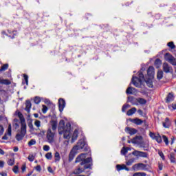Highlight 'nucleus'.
<instances>
[{
  "mask_svg": "<svg viewBox=\"0 0 176 176\" xmlns=\"http://www.w3.org/2000/svg\"><path fill=\"white\" fill-rule=\"evenodd\" d=\"M93 160L91 157H87V153H84L78 155L75 161V163H80V166H78L72 172V174L78 175L82 174L85 170L87 168H91L93 164L91 163Z\"/></svg>",
  "mask_w": 176,
  "mask_h": 176,
  "instance_id": "1",
  "label": "nucleus"
},
{
  "mask_svg": "<svg viewBox=\"0 0 176 176\" xmlns=\"http://www.w3.org/2000/svg\"><path fill=\"white\" fill-rule=\"evenodd\" d=\"M135 156L136 157H148V153L144 151H140L135 150L131 153L125 155V160H126V166H132L133 163L135 162Z\"/></svg>",
  "mask_w": 176,
  "mask_h": 176,
  "instance_id": "2",
  "label": "nucleus"
},
{
  "mask_svg": "<svg viewBox=\"0 0 176 176\" xmlns=\"http://www.w3.org/2000/svg\"><path fill=\"white\" fill-rule=\"evenodd\" d=\"M58 134L63 135L65 140H69L71 138V124L67 123L65 126L64 120H61L58 126Z\"/></svg>",
  "mask_w": 176,
  "mask_h": 176,
  "instance_id": "3",
  "label": "nucleus"
},
{
  "mask_svg": "<svg viewBox=\"0 0 176 176\" xmlns=\"http://www.w3.org/2000/svg\"><path fill=\"white\" fill-rule=\"evenodd\" d=\"M76 151L82 150L84 152H87L90 150V148L87 145L86 142V138H83L82 139H80L77 143V145L74 146Z\"/></svg>",
  "mask_w": 176,
  "mask_h": 176,
  "instance_id": "4",
  "label": "nucleus"
},
{
  "mask_svg": "<svg viewBox=\"0 0 176 176\" xmlns=\"http://www.w3.org/2000/svg\"><path fill=\"white\" fill-rule=\"evenodd\" d=\"M139 78L133 76L131 82L135 86V87H141V85L142 82L145 81V77L144 76V74L142 72H139L138 74Z\"/></svg>",
  "mask_w": 176,
  "mask_h": 176,
  "instance_id": "5",
  "label": "nucleus"
},
{
  "mask_svg": "<svg viewBox=\"0 0 176 176\" xmlns=\"http://www.w3.org/2000/svg\"><path fill=\"white\" fill-rule=\"evenodd\" d=\"M27 134V126H21V131L16 135V141H21Z\"/></svg>",
  "mask_w": 176,
  "mask_h": 176,
  "instance_id": "6",
  "label": "nucleus"
},
{
  "mask_svg": "<svg viewBox=\"0 0 176 176\" xmlns=\"http://www.w3.org/2000/svg\"><path fill=\"white\" fill-rule=\"evenodd\" d=\"M56 135V132L52 131L51 129H48L46 133V139L49 144H53L54 142V137Z\"/></svg>",
  "mask_w": 176,
  "mask_h": 176,
  "instance_id": "7",
  "label": "nucleus"
},
{
  "mask_svg": "<svg viewBox=\"0 0 176 176\" xmlns=\"http://www.w3.org/2000/svg\"><path fill=\"white\" fill-rule=\"evenodd\" d=\"M148 165L143 163L135 164L132 166L134 171H139V170H144L146 171L148 170Z\"/></svg>",
  "mask_w": 176,
  "mask_h": 176,
  "instance_id": "8",
  "label": "nucleus"
},
{
  "mask_svg": "<svg viewBox=\"0 0 176 176\" xmlns=\"http://www.w3.org/2000/svg\"><path fill=\"white\" fill-rule=\"evenodd\" d=\"M164 58L166 61H168L171 65L176 66V58L171 55L170 53H166L164 55Z\"/></svg>",
  "mask_w": 176,
  "mask_h": 176,
  "instance_id": "9",
  "label": "nucleus"
},
{
  "mask_svg": "<svg viewBox=\"0 0 176 176\" xmlns=\"http://www.w3.org/2000/svg\"><path fill=\"white\" fill-rule=\"evenodd\" d=\"M129 122H131V123H134V124H137V126H141L142 123L144 124L145 126H146V120H142L140 118H134V119H129Z\"/></svg>",
  "mask_w": 176,
  "mask_h": 176,
  "instance_id": "10",
  "label": "nucleus"
},
{
  "mask_svg": "<svg viewBox=\"0 0 176 176\" xmlns=\"http://www.w3.org/2000/svg\"><path fill=\"white\" fill-rule=\"evenodd\" d=\"M9 137H12V125H9L8 128V133H6L2 137V140H9Z\"/></svg>",
  "mask_w": 176,
  "mask_h": 176,
  "instance_id": "11",
  "label": "nucleus"
},
{
  "mask_svg": "<svg viewBox=\"0 0 176 176\" xmlns=\"http://www.w3.org/2000/svg\"><path fill=\"white\" fill-rule=\"evenodd\" d=\"M58 108L60 112H63L64 111V108H65V100L63 98H60L58 100Z\"/></svg>",
  "mask_w": 176,
  "mask_h": 176,
  "instance_id": "12",
  "label": "nucleus"
},
{
  "mask_svg": "<svg viewBox=\"0 0 176 176\" xmlns=\"http://www.w3.org/2000/svg\"><path fill=\"white\" fill-rule=\"evenodd\" d=\"M147 75L148 78H153L155 76V67L153 66H150L147 69Z\"/></svg>",
  "mask_w": 176,
  "mask_h": 176,
  "instance_id": "13",
  "label": "nucleus"
},
{
  "mask_svg": "<svg viewBox=\"0 0 176 176\" xmlns=\"http://www.w3.org/2000/svg\"><path fill=\"white\" fill-rule=\"evenodd\" d=\"M125 131L130 135H134V134H137L138 131L134 128L126 127Z\"/></svg>",
  "mask_w": 176,
  "mask_h": 176,
  "instance_id": "14",
  "label": "nucleus"
},
{
  "mask_svg": "<svg viewBox=\"0 0 176 176\" xmlns=\"http://www.w3.org/2000/svg\"><path fill=\"white\" fill-rule=\"evenodd\" d=\"M17 116L18 118H19V120L21 122V126H27V124L25 123V118H24V116H23V113L19 111L17 113Z\"/></svg>",
  "mask_w": 176,
  "mask_h": 176,
  "instance_id": "15",
  "label": "nucleus"
},
{
  "mask_svg": "<svg viewBox=\"0 0 176 176\" xmlns=\"http://www.w3.org/2000/svg\"><path fill=\"white\" fill-rule=\"evenodd\" d=\"M78 153V151L73 148L69 155V162H72L75 158V155Z\"/></svg>",
  "mask_w": 176,
  "mask_h": 176,
  "instance_id": "16",
  "label": "nucleus"
},
{
  "mask_svg": "<svg viewBox=\"0 0 176 176\" xmlns=\"http://www.w3.org/2000/svg\"><path fill=\"white\" fill-rule=\"evenodd\" d=\"M127 102H131L132 105H138V98L129 96Z\"/></svg>",
  "mask_w": 176,
  "mask_h": 176,
  "instance_id": "17",
  "label": "nucleus"
},
{
  "mask_svg": "<svg viewBox=\"0 0 176 176\" xmlns=\"http://www.w3.org/2000/svg\"><path fill=\"white\" fill-rule=\"evenodd\" d=\"M116 168L118 171H120L122 170H125L126 171H130V168H129L127 166H126L125 164H122V165L118 164L116 166Z\"/></svg>",
  "mask_w": 176,
  "mask_h": 176,
  "instance_id": "18",
  "label": "nucleus"
},
{
  "mask_svg": "<svg viewBox=\"0 0 176 176\" xmlns=\"http://www.w3.org/2000/svg\"><path fill=\"white\" fill-rule=\"evenodd\" d=\"M162 126L164 129H170V126H171V121H170L168 118H165V122L162 123Z\"/></svg>",
  "mask_w": 176,
  "mask_h": 176,
  "instance_id": "19",
  "label": "nucleus"
},
{
  "mask_svg": "<svg viewBox=\"0 0 176 176\" xmlns=\"http://www.w3.org/2000/svg\"><path fill=\"white\" fill-rule=\"evenodd\" d=\"M126 94H137V89L129 87L126 91Z\"/></svg>",
  "mask_w": 176,
  "mask_h": 176,
  "instance_id": "20",
  "label": "nucleus"
},
{
  "mask_svg": "<svg viewBox=\"0 0 176 176\" xmlns=\"http://www.w3.org/2000/svg\"><path fill=\"white\" fill-rule=\"evenodd\" d=\"M31 107H32L31 101L26 100L25 111H26L28 113H30V112H31Z\"/></svg>",
  "mask_w": 176,
  "mask_h": 176,
  "instance_id": "21",
  "label": "nucleus"
},
{
  "mask_svg": "<svg viewBox=\"0 0 176 176\" xmlns=\"http://www.w3.org/2000/svg\"><path fill=\"white\" fill-rule=\"evenodd\" d=\"M12 82L9 79H3L0 77V85H5L6 86H9L11 85Z\"/></svg>",
  "mask_w": 176,
  "mask_h": 176,
  "instance_id": "22",
  "label": "nucleus"
},
{
  "mask_svg": "<svg viewBox=\"0 0 176 176\" xmlns=\"http://www.w3.org/2000/svg\"><path fill=\"white\" fill-rule=\"evenodd\" d=\"M78 134H79V131H78V129H75V131L72 136V142H75V141H76V140H78Z\"/></svg>",
  "mask_w": 176,
  "mask_h": 176,
  "instance_id": "23",
  "label": "nucleus"
},
{
  "mask_svg": "<svg viewBox=\"0 0 176 176\" xmlns=\"http://www.w3.org/2000/svg\"><path fill=\"white\" fill-rule=\"evenodd\" d=\"M136 112L137 108L133 107L126 112V115L127 116H131L132 115H134V113H135Z\"/></svg>",
  "mask_w": 176,
  "mask_h": 176,
  "instance_id": "24",
  "label": "nucleus"
},
{
  "mask_svg": "<svg viewBox=\"0 0 176 176\" xmlns=\"http://www.w3.org/2000/svg\"><path fill=\"white\" fill-rule=\"evenodd\" d=\"M171 101H174V94L169 93L166 97V102H171Z\"/></svg>",
  "mask_w": 176,
  "mask_h": 176,
  "instance_id": "25",
  "label": "nucleus"
},
{
  "mask_svg": "<svg viewBox=\"0 0 176 176\" xmlns=\"http://www.w3.org/2000/svg\"><path fill=\"white\" fill-rule=\"evenodd\" d=\"M144 82H146V84L147 85L148 87H150L151 89L153 87V82L152 81V78L148 77V79L145 80Z\"/></svg>",
  "mask_w": 176,
  "mask_h": 176,
  "instance_id": "26",
  "label": "nucleus"
},
{
  "mask_svg": "<svg viewBox=\"0 0 176 176\" xmlns=\"http://www.w3.org/2000/svg\"><path fill=\"white\" fill-rule=\"evenodd\" d=\"M163 70L166 72V74H168V72H170V67L167 63H164L163 64Z\"/></svg>",
  "mask_w": 176,
  "mask_h": 176,
  "instance_id": "27",
  "label": "nucleus"
},
{
  "mask_svg": "<svg viewBox=\"0 0 176 176\" xmlns=\"http://www.w3.org/2000/svg\"><path fill=\"white\" fill-rule=\"evenodd\" d=\"M168 157L170 161V163H175V153H170Z\"/></svg>",
  "mask_w": 176,
  "mask_h": 176,
  "instance_id": "28",
  "label": "nucleus"
},
{
  "mask_svg": "<svg viewBox=\"0 0 176 176\" xmlns=\"http://www.w3.org/2000/svg\"><path fill=\"white\" fill-rule=\"evenodd\" d=\"M140 140H141V137L140 136H136L131 140V142H132V144H139L140 143Z\"/></svg>",
  "mask_w": 176,
  "mask_h": 176,
  "instance_id": "29",
  "label": "nucleus"
},
{
  "mask_svg": "<svg viewBox=\"0 0 176 176\" xmlns=\"http://www.w3.org/2000/svg\"><path fill=\"white\" fill-rule=\"evenodd\" d=\"M154 65L157 68H160V65H162V60L157 58L155 61Z\"/></svg>",
  "mask_w": 176,
  "mask_h": 176,
  "instance_id": "30",
  "label": "nucleus"
},
{
  "mask_svg": "<svg viewBox=\"0 0 176 176\" xmlns=\"http://www.w3.org/2000/svg\"><path fill=\"white\" fill-rule=\"evenodd\" d=\"M54 159H55V163H57L59 162L61 159V157L60 156V153L58 152H56L54 154Z\"/></svg>",
  "mask_w": 176,
  "mask_h": 176,
  "instance_id": "31",
  "label": "nucleus"
},
{
  "mask_svg": "<svg viewBox=\"0 0 176 176\" xmlns=\"http://www.w3.org/2000/svg\"><path fill=\"white\" fill-rule=\"evenodd\" d=\"M155 141L158 143V144H162V142H163V140H162V136L160 135V134L157 133V136L155 137Z\"/></svg>",
  "mask_w": 176,
  "mask_h": 176,
  "instance_id": "32",
  "label": "nucleus"
},
{
  "mask_svg": "<svg viewBox=\"0 0 176 176\" xmlns=\"http://www.w3.org/2000/svg\"><path fill=\"white\" fill-rule=\"evenodd\" d=\"M140 104L141 105H145L146 104V100L142 98H138V104Z\"/></svg>",
  "mask_w": 176,
  "mask_h": 176,
  "instance_id": "33",
  "label": "nucleus"
},
{
  "mask_svg": "<svg viewBox=\"0 0 176 176\" xmlns=\"http://www.w3.org/2000/svg\"><path fill=\"white\" fill-rule=\"evenodd\" d=\"M129 149L130 148H129L123 147L121 149V155H123L124 156H126V155L127 154V152H129Z\"/></svg>",
  "mask_w": 176,
  "mask_h": 176,
  "instance_id": "34",
  "label": "nucleus"
},
{
  "mask_svg": "<svg viewBox=\"0 0 176 176\" xmlns=\"http://www.w3.org/2000/svg\"><path fill=\"white\" fill-rule=\"evenodd\" d=\"M51 124H52V131H56V129H57V122L52 121Z\"/></svg>",
  "mask_w": 176,
  "mask_h": 176,
  "instance_id": "35",
  "label": "nucleus"
},
{
  "mask_svg": "<svg viewBox=\"0 0 176 176\" xmlns=\"http://www.w3.org/2000/svg\"><path fill=\"white\" fill-rule=\"evenodd\" d=\"M9 68L8 64H5L0 68V72H2L3 71H6V69Z\"/></svg>",
  "mask_w": 176,
  "mask_h": 176,
  "instance_id": "36",
  "label": "nucleus"
},
{
  "mask_svg": "<svg viewBox=\"0 0 176 176\" xmlns=\"http://www.w3.org/2000/svg\"><path fill=\"white\" fill-rule=\"evenodd\" d=\"M45 157L46 159H47V160H52V159L53 158V155L52 154V153H47L45 154Z\"/></svg>",
  "mask_w": 176,
  "mask_h": 176,
  "instance_id": "37",
  "label": "nucleus"
},
{
  "mask_svg": "<svg viewBox=\"0 0 176 176\" xmlns=\"http://www.w3.org/2000/svg\"><path fill=\"white\" fill-rule=\"evenodd\" d=\"M157 78L160 80V79H162L163 78V72L162 71H158L157 74Z\"/></svg>",
  "mask_w": 176,
  "mask_h": 176,
  "instance_id": "38",
  "label": "nucleus"
},
{
  "mask_svg": "<svg viewBox=\"0 0 176 176\" xmlns=\"http://www.w3.org/2000/svg\"><path fill=\"white\" fill-rule=\"evenodd\" d=\"M167 46H168V47L170 49H175V45H174V42L173 41L168 43Z\"/></svg>",
  "mask_w": 176,
  "mask_h": 176,
  "instance_id": "39",
  "label": "nucleus"
},
{
  "mask_svg": "<svg viewBox=\"0 0 176 176\" xmlns=\"http://www.w3.org/2000/svg\"><path fill=\"white\" fill-rule=\"evenodd\" d=\"M127 108H130V105L125 104L122 106V112H126L127 111Z\"/></svg>",
  "mask_w": 176,
  "mask_h": 176,
  "instance_id": "40",
  "label": "nucleus"
},
{
  "mask_svg": "<svg viewBox=\"0 0 176 176\" xmlns=\"http://www.w3.org/2000/svg\"><path fill=\"white\" fill-rule=\"evenodd\" d=\"M8 166H13L14 164V158H11L8 161Z\"/></svg>",
  "mask_w": 176,
  "mask_h": 176,
  "instance_id": "41",
  "label": "nucleus"
},
{
  "mask_svg": "<svg viewBox=\"0 0 176 176\" xmlns=\"http://www.w3.org/2000/svg\"><path fill=\"white\" fill-rule=\"evenodd\" d=\"M36 144V140L34 139H32L29 142H28V146H32V145H35Z\"/></svg>",
  "mask_w": 176,
  "mask_h": 176,
  "instance_id": "42",
  "label": "nucleus"
},
{
  "mask_svg": "<svg viewBox=\"0 0 176 176\" xmlns=\"http://www.w3.org/2000/svg\"><path fill=\"white\" fill-rule=\"evenodd\" d=\"M157 136V134H156L153 132H150L149 133V137H151V138H152V140H155Z\"/></svg>",
  "mask_w": 176,
  "mask_h": 176,
  "instance_id": "43",
  "label": "nucleus"
},
{
  "mask_svg": "<svg viewBox=\"0 0 176 176\" xmlns=\"http://www.w3.org/2000/svg\"><path fill=\"white\" fill-rule=\"evenodd\" d=\"M162 138L164 140V142H165L166 145H168V138H167V136L166 135H162Z\"/></svg>",
  "mask_w": 176,
  "mask_h": 176,
  "instance_id": "44",
  "label": "nucleus"
},
{
  "mask_svg": "<svg viewBox=\"0 0 176 176\" xmlns=\"http://www.w3.org/2000/svg\"><path fill=\"white\" fill-rule=\"evenodd\" d=\"M12 171L14 173V174H19V166H14L12 168Z\"/></svg>",
  "mask_w": 176,
  "mask_h": 176,
  "instance_id": "45",
  "label": "nucleus"
},
{
  "mask_svg": "<svg viewBox=\"0 0 176 176\" xmlns=\"http://www.w3.org/2000/svg\"><path fill=\"white\" fill-rule=\"evenodd\" d=\"M34 101L35 104H39L41 102V98L36 96L34 99Z\"/></svg>",
  "mask_w": 176,
  "mask_h": 176,
  "instance_id": "46",
  "label": "nucleus"
},
{
  "mask_svg": "<svg viewBox=\"0 0 176 176\" xmlns=\"http://www.w3.org/2000/svg\"><path fill=\"white\" fill-rule=\"evenodd\" d=\"M43 149L45 152H49V151H50V146H49L48 145H44Z\"/></svg>",
  "mask_w": 176,
  "mask_h": 176,
  "instance_id": "47",
  "label": "nucleus"
},
{
  "mask_svg": "<svg viewBox=\"0 0 176 176\" xmlns=\"http://www.w3.org/2000/svg\"><path fill=\"white\" fill-rule=\"evenodd\" d=\"M48 109H49L46 107V105L43 104V109H42L43 113H46V112H47Z\"/></svg>",
  "mask_w": 176,
  "mask_h": 176,
  "instance_id": "48",
  "label": "nucleus"
},
{
  "mask_svg": "<svg viewBox=\"0 0 176 176\" xmlns=\"http://www.w3.org/2000/svg\"><path fill=\"white\" fill-rule=\"evenodd\" d=\"M4 132H5V129L3 128V126L0 125V137L1 135H3Z\"/></svg>",
  "mask_w": 176,
  "mask_h": 176,
  "instance_id": "49",
  "label": "nucleus"
},
{
  "mask_svg": "<svg viewBox=\"0 0 176 176\" xmlns=\"http://www.w3.org/2000/svg\"><path fill=\"white\" fill-rule=\"evenodd\" d=\"M158 155L159 156H160V157L162 159V160H164L165 157H164V154L163 153V151H158Z\"/></svg>",
  "mask_w": 176,
  "mask_h": 176,
  "instance_id": "50",
  "label": "nucleus"
},
{
  "mask_svg": "<svg viewBox=\"0 0 176 176\" xmlns=\"http://www.w3.org/2000/svg\"><path fill=\"white\" fill-rule=\"evenodd\" d=\"M23 78L25 79V82L27 86H28V76L27 74H24Z\"/></svg>",
  "mask_w": 176,
  "mask_h": 176,
  "instance_id": "51",
  "label": "nucleus"
},
{
  "mask_svg": "<svg viewBox=\"0 0 176 176\" xmlns=\"http://www.w3.org/2000/svg\"><path fill=\"white\" fill-rule=\"evenodd\" d=\"M35 170L41 173V171H42V167H41V165H38L35 167Z\"/></svg>",
  "mask_w": 176,
  "mask_h": 176,
  "instance_id": "52",
  "label": "nucleus"
},
{
  "mask_svg": "<svg viewBox=\"0 0 176 176\" xmlns=\"http://www.w3.org/2000/svg\"><path fill=\"white\" fill-rule=\"evenodd\" d=\"M34 125L36 126V127H41V121L36 120L34 122Z\"/></svg>",
  "mask_w": 176,
  "mask_h": 176,
  "instance_id": "53",
  "label": "nucleus"
},
{
  "mask_svg": "<svg viewBox=\"0 0 176 176\" xmlns=\"http://www.w3.org/2000/svg\"><path fill=\"white\" fill-rule=\"evenodd\" d=\"M28 159L30 162H34L35 157H34V155H29Z\"/></svg>",
  "mask_w": 176,
  "mask_h": 176,
  "instance_id": "54",
  "label": "nucleus"
},
{
  "mask_svg": "<svg viewBox=\"0 0 176 176\" xmlns=\"http://www.w3.org/2000/svg\"><path fill=\"white\" fill-rule=\"evenodd\" d=\"M27 168V166L25 164H23L21 166L22 173H24Z\"/></svg>",
  "mask_w": 176,
  "mask_h": 176,
  "instance_id": "55",
  "label": "nucleus"
},
{
  "mask_svg": "<svg viewBox=\"0 0 176 176\" xmlns=\"http://www.w3.org/2000/svg\"><path fill=\"white\" fill-rule=\"evenodd\" d=\"M4 166H5V162L0 161V168H3Z\"/></svg>",
  "mask_w": 176,
  "mask_h": 176,
  "instance_id": "56",
  "label": "nucleus"
},
{
  "mask_svg": "<svg viewBox=\"0 0 176 176\" xmlns=\"http://www.w3.org/2000/svg\"><path fill=\"white\" fill-rule=\"evenodd\" d=\"M48 172L50 173L51 174H53V173H54V171L53 170V168H52V167H48L47 168Z\"/></svg>",
  "mask_w": 176,
  "mask_h": 176,
  "instance_id": "57",
  "label": "nucleus"
},
{
  "mask_svg": "<svg viewBox=\"0 0 176 176\" xmlns=\"http://www.w3.org/2000/svg\"><path fill=\"white\" fill-rule=\"evenodd\" d=\"M0 175L1 176H8V173L5 172H0Z\"/></svg>",
  "mask_w": 176,
  "mask_h": 176,
  "instance_id": "58",
  "label": "nucleus"
},
{
  "mask_svg": "<svg viewBox=\"0 0 176 176\" xmlns=\"http://www.w3.org/2000/svg\"><path fill=\"white\" fill-rule=\"evenodd\" d=\"M0 155H5V151L2 148H0Z\"/></svg>",
  "mask_w": 176,
  "mask_h": 176,
  "instance_id": "59",
  "label": "nucleus"
},
{
  "mask_svg": "<svg viewBox=\"0 0 176 176\" xmlns=\"http://www.w3.org/2000/svg\"><path fill=\"white\" fill-rule=\"evenodd\" d=\"M19 151V147L15 146L14 147V152H18Z\"/></svg>",
  "mask_w": 176,
  "mask_h": 176,
  "instance_id": "60",
  "label": "nucleus"
},
{
  "mask_svg": "<svg viewBox=\"0 0 176 176\" xmlns=\"http://www.w3.org/2000/svg\"><path fill=\"white\" fill-rule=\"evenodd\" d=\"M133 176H141V173H136L133 174Z\"/></svg>",
  "mask_w": 176,
  "mask_h": 176,
  "instance_id": "61",
  "label": "nucleus"
},
{
  "mask_svg": "<svg viewBox=\"0 0 176 176\" xmlns=\"http://www.w3.org/2000/svg\"><path fill=\"white\" fill-rule=\"evenodd\" d=\"M172 108H173V109H176V103L172 104Z\"/></svg>",
  "mask_w": 176,
  "mask_h": 176,
  "instance_id": "62",
  "label": "nucleus"
},
{
  "mask_svg": "<svg viewBox=\"0 0 176 176\" xmlns=\"http://www.w3.org/2000/svg\"><path fill=\"white\" fill-rule=\"evenodd\" d=\"M34 118H38L39 114H38V113H34Z\"/></svg>",
  "mask_w": 176,
  "mask_h": 176,
  "instance_id": "63",
  "label": "nucleus"
},
{
  "mask_svg": "<svg viewBox=\"0 0 176 176\" xmlns=\"http://www.w3.org/2000/svg\"><path fill=\"white\" fill-rule=\"evenodd\" d=\"M28 126H29L30 129H32V127H33L32 123L29 124Z\"/></svg>",
  "mask_w": 176,
  "mask_h": 176,
  "instance_id": "64",
  "label": "nucleus"
}]
</instances>
